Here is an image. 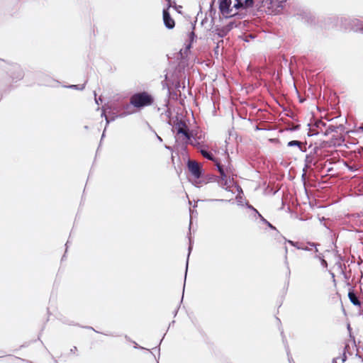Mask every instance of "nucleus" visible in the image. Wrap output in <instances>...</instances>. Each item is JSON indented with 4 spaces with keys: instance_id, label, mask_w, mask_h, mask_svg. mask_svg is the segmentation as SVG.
<instances>
[{
    "instance_id": "1",
    "label": "nucleus",
    "mask_w": 363,
    "mask_h": 363,
    "mask_svg": "<svg viewBox=\"0 0 363 363\" xmlns=\"http://www.w3.org/2000/svg\"><path fill=\"white\" fill-rule=\"evenodd\" d=\"M255 0H219V9L223 15L233 16L240 10L254 6Z\"/></svg>"
},
{
    "instance_id": "2",
    "label": "nucleus",
    "mask_w": 363,
    "mask_h": 363,
    "mask_svg": "<svg viewBox=\"0 0 363 363\" xmlns=\"http://www.w3.org/2000/svg\"><path fill=\"white\" fill-rule=\"evenodd\" d=\"M153 101V97L146 91L134 94L130 99V104L138 108L150 106Z\"/></svg>"
},
{
    "instance_id": "3",
    "label": "nucleus",
    "mask_w": 363,
    "mask_h": 363,
    "mask_svg": "<svg viewBox=\"0 0 363 363\" xmlns=\"http://www.w3.org/2000/svg\"><path fill=\"white\" fill-rule=\"evenodd\" d=\"M174 128L177 130V135L182 134L184 136L182 142L185 145H187L190 138H194L192 133H189L188 126L184 122L180 121L175 124Z\"/></svg>"
},
{
    "instance_id": "4",
    "label": "nucleus",
    "mask_w": 363,
    "mask_h": 363,
    "mask_svg": "<svg viewBox=\"0 0 363 363\" xmlns=\"http://www.w3.org/2000/svg\"><path fill=\"white\" fill-rule=\"evenodd\" d=\"M188 169L196 179H199L201 177V169L198 162L189 160L188 162Z\"/></svg>"
},
{
    "instance_id": "5",
    "label": "nucleus",
    "mask_w": 363,
    "mask_h": 363,
    "mask_svg": "<svg viewBox=\"0 0 363 363\" xmlns=\"http://www.w3.org/2000/svg\"><path fill=\"white\" fill-rule=\"evenodd\" d=\"M286 242H289L290 245H291L292 246L296 247L297 249L298 250H305V251H309L311 250V247H309L308 246H311V247H315V252H318V249L316 248V244L314 243V242H308L307 245H304L303 244H300L298 242H295L292 240H286Z\"/></svg>"
},
{
    "instance_id": "6",
    "label": "nucleus",
    "mask_w": 363,
    "mask_h": 363,
    "mask_svg": "<svg viewBox=\"0 0 363 363\" xmlns=\"http://www.w3.org/2000/svg\"><path fill=\"white\" fill-rule=\"evenodd\" d=\"M163 21L164 26L168 29H172L175 26L174 19L170 16L167 9L163 10Z\"/></svg>"
},
{
    "instance_id": "7",
    "label": "nucleus",
    "mask_w": 363,
    "mask_h": 363,
    "mask_svg": "<svg viewBox=\"0 0 363 363\" xmlns=\"http://www.w3.org/2000/svg\"><path fill=\"white\" fill-rule=\"evenodd\" d=\"M11 77L13 78V79L18 80L23 78V72L18 65H13L11 67Z\"/></svg>"
},
{
    "instance_id": "8",
    "label": "nucleus",
    "mask_w": 363,
    "mask_h": 363,
    "mask_svg": "<svg viewBox=\"0 0 363 363\" xmlns=\"http://www.w3.org/2000/svg\"><path fill=\"white\" fill-rule=\"evenodd\" d=\"M199 151L203 157L213 162H216V159L213 157V155L211 152H208L206 150L203 148H200Z\"/></svg>"
},
{
    "instance_id": "9",
    "label": "nucleus",
    "mask_w": 363,
    "mask_h": 363,
    "mask_svg": "<svg viewBox=\"0 0 363 363\" xmlns=\"http://www.w3.org/2000/svg\"><path fill=\"white\" fill-rule=\"evenodd\" d=\"M348 297L350 301L355 306H360L361 303L357 296V295L354 293V291H350L348 293Z\"/></svg>"
},
{
    "instance_id": "10",
    "label": "nucleus",
    "mask_w": 363,
    "mask_h": 363,
    "mask_svg": "<svg viewBox=\"0 0 363 363\" xmlns=\"http://www.w3.org/2000/svg\"><path fill=\"white\" fill-rule=\"evenodd\" d=\"M218 184L223 189L228 190V188L230 186L231 181L228 179H223V180H219Z\"/></svg>"
},
{
    "instance_id": "11",
    "label": "nucleus",
    "mask_w": 363,
    "mask_h": 363,
    "mask_svg": "<svg viewBox=\"0 0 363 363\" xmlns=\"http://www.w3.org/2000/svg\"><path fill=\"white\" fill-rule=\"evenodd\" d=\"M196 38V35H195V33L194 31H191L189 34V43L186 44V50H188L191 48V43H193V41L194 40V39Z\"/></svg>"
},
{
    "instance_id": "12",
    "label": "nucleus",
    "mask_w": 363,
    "mask_h": 363,
    "mask_svg": "<svg viewBox=\"0 0 363 363\" xmlns=\"http://www.w3.org/2000/svg\"><path fill=\"white\" fill-rule=\"evenodd\" d=\"M287 145L289 147L297 146V147H299L301 151H302V152H305L306 151V149L303 150V147H302V143L300 141H298V140L289 141Z\"/></svg>"
},
{
    "instance_id": "13",
    "label": "nucleus",
    "mask_w": 363,
    "mask_h": 363,
    "mask_svg": "<svg viewBox=\"0 0 363 363\" xmlns=\"http://www.w3.org/2000/svg\"><path fill=\"white\" fill-rule=\"evenodd\" d=\"M257 216L259 217L260 221L267 225L270 228L276 230V228L273 226L269 221H267L258 211H256Z\"/></svg>"
},
{
    "instance_id": "14",
    "label": "nucleus",
    "mask_w": 363,
    "mask_h": 363,
    "mask_svg": "<svg viewBox=\"0 0 363 363\" xmlns=\"http://www.w3.org/2000/svg\"><path fill=\"white\" fill-rule=\"evenodd\" d=\"M339 128L338 126H334V125H329L325 133H324V135H328L329 134H330L331 133H333V132H337V129Z\"/></svg>"
},
{
    "instance_id": "15",
    "label": "nucleus",
    "mask_w": 363,
    "mask_h": 363,
    "mask_svg": "<svg viewBox=\"0 0 363 363\" xmlns=\"http://www.w3.org/2000/svg\"><path fill=\"white\" fill-rule=\"evenodd\" d=\"M106 110H107V108L104 109V111H103V113H102V114H101V116H105V118H106V125H108V124L110 123V121H114V120H115V118L118 117V116H113L111 119H109V118H108V117L106 115V113H105V111H106Z\"/></svg>"
},
{
    "instance_id": "16",
    "label": "nucleus",
    "mask_w": 363,
    "mask_h": 363,
    "mask_svg": "<svg viewBox=\"0 0 363 363\" xmlns=\"http://www.w3.org/2000/svg\"><path fill=\"white\" fill-rule=\"evenodd\" d=\"M70 89H75L78 90H83L85 87V84H77V85H69L67 86Z\"/></svg>"
},
{
    "instance_id": "17",
    "label": "nucleus",
    "mask_w": 363,
    "mask_h": 363,
    "mask_svg": "<svg viewBox=\"0 0 363 363\" xmlns=\"http://www.w3.org/2000/svg\"><path fill=\"white\" fill-rule=\"evenodd\" d=\"M190 144L193 145L194 147H196L197 148H200V143L196 140V138H194V140H189V143L188 145Z\"/></svg>"
},
{
    "instance_id": "18",
    "label": "nucleus",
    "mask_w": 363,
    "mask_h": 363,
    "mask_svg": "<svg viewBox=\"0 0 363 363\" xmlns=\"http://www.w3.org/2000/svg\"><path fill=\"white\" fill-rule=\"evenodd\" d=\"M346 166L351 172H356L359 169V166L357 164L350 165L348 164H346Z\"/></svg>"
},
{
    "instance_id": "19",
    "label": "nucleus",
    "mask_w": 363,
    "mask_h": 363,
    "mask_svg": "<svg viewBox=\"0 0 363 363\" xmlns=\"http://www.w3.org/2000/svg\"><path fill=\"white\" fill-rule=\"evenodd\" d=\"M306 167L308 168L310 167L312 162V157L310 155H306L305 159Z\"/></svg>"
},
{
    "instance_id": "20",
    "label": "nucleus",
    "mask_w": 363,
    "mask_h": 363,
    "mask_svg": "<svg viewBox=\"0 0 363 363\" xmlns=\"http://www.w3.org/2000/svg\"><path fill=\"white\" fill-rule=\"evenodd\" d=\"M215 162L220 174H223V172H224V169H223V166L219 163V162L217 160H216V162Z\"/></svg>"
},
{
    "instance_id": "21",
    "label": "nucleus",
    "mask_w": 363,
    "mask_h": 363,
    "mask_svg": "<svg viewBox=\"0 0 363 363\" xmlns=\"http://www.w3.org/2000/svg\"><path fill=\"white\" fill-rule=\"evenodd\" d=\"M315 257V258H318L320 260L321 265L323 267H328V263H327V262L323 258L320 257L319 255H316Z\"/></svg>"
},
{
    "instance_id": "22",
    "label": "nucleus",
    "mask_w": 363,
    "mask_h": 363,
    "mask_svg": "<svg viewBox=\"0 0 363 363\" xmlns=\"http://www.w3.org/2000/svg\"><path fill=\"white\" fill-rule=\"evenodd\" d=\"M349 349H350V345L349 344H346L345 346V348H344V352H345V353H349L350 354V351H349Z\"/></svg>"
},
{
    "instance_id": "23",
    "label": "nucleus",
    "mask_w": 363,
    "mask_h": 363,
    "mask_svg": "<svg viewBox=\"0 0 363 363\" xmlns=\"http://www.w3.org/2000/svg\"><path fill=\"white\" fill-rule=\"evenodd\" d=\"M220 174V180H223V179H228L227 178V175L225 173V171L223 172V174Z\"/></svg>"
},
{
    "instance_id": "24",
    "label": "nucleus",
    "mask_w": 363,
    "mask_h": 363,
    "mask_svg": "<svg viewBox=\"0 0 363 363\" xmlns=\"http://www.w3.org/2000/svg\"><path fill=\"white\" fill-rule=\"evenodd\" d=\"M347 360V355L345 352H343L342 357V362L344 363Z\"/></svg>"
},
{
    "instance_id": "25",
    "label": "nucleus",
    "mask_w": 363,
    "mask_h": 363,
    "mask_svg": "<svg viewBox=\"0 0 363 363\" xmlns=\"http://www.w3.org/2000/svg\"><path fill=\"white\" fill-rule=\"evenodd\" d=\"M256 211H257V209H254V215L252 216V218L255 220H257L259 217L257 216V213H256Z\"/></svg>"
},
{
    "instance_id": "26",
    "label": "nucleus",
    "mask_w": 363,
    "mask_h": 363,
    "mask_svg": "<svg viewBox=\"0 0 363 363\" xmlns=\"http://www.w3.org/2000/svg\"><path fill=\"white\" fill-rule=\"evenodd\" d=\"M211 201H221V202H228V200H224V199H212L211 200ZM228 201H230V200H228Z\"/></svg>"
},
{
    "instance_id": "27",
    "label": "nucleus",
    "mask_w": 363,
    "mask_h": 363,
    "mask_svg": "<svg viewBox=\"0 0 363 363\" xmlns=\"http://www.w3.org/2000/svg\"><path fill=\"white\" fill-rule=\"evenodd\" d=\"M94 96H96V92H95V91H94ZM99 101H101V99L100 97H99V99H96V98L95 97V101H96V103L97 104H99Z\"/></svg>"
},
{
    "instance_id": "28",
    "label": "nucleus",
    "mask_w": 363,
    "mask_h": 363,
    "mask_svg": "<svg viewBox=\"0 0 363 363\" xmlns=\"http://www.w3.org/2000/svg\"><path fill=\"white\" fill-rule=\"evenodd\" d=\"M133 343L134 344V347L135 348H140V349H143V347H139L138 345L135 342V341H133Z\"/></svg>"
},
{
    "instance_id": "29",
    "label": "nucleus",
    "mask_w": 363,
    "mask_h": 363,
    "mask_svg": "<svg viewBox=\"0 0 363 363\" xmlns=\"http://www.w3.org/2000/svg\"><path fill=\"white\" fill-rule=\"evenodd\" d=\"M247 207L254 211V209H255L252 205L247 204Z\"/></svg>"
},
{
    "instance_id": "30",
    "label": "nucleus",
    "mask_w": 363,
    "mask_h": 363,
    "mask_svg": "<svg viewBox=\"0 0 363 363\" xmlns=\"http://www.w3.org/2000/svg\"><path fill=\"white\" fill-rule=\"evenodd\" d=\"M338 357H335L333 359V361H332V363H337V360Z\"/></svg>"
},
{
    "instance_id": "31",
    "label": "nucleus",
    "mask_w": 363,
    "mask_h": 363,
    "mask_svg": "<svg viewBox=\"0 0 363 363\" xmlns=\"http://www.w3.org/2000/svg\"><path fill=\"white\" fill-rule=\"evenodd\" d=\"M189 242H191V239H189ZM191 250V245H190L189 247V254L190 253ZM189 256V255H188V257Z\"/></svg>"
},
{
    "instance_id": "32",
    "label": "nucleus",
    "mask_w": 363,
    "mask_h": 363,
    "mask_svg": "<svg viewBox=\"0 0 363 363\" xmlns=\"http://www.w3.org/2000/svg\"><path fill=\"white\" fill-rule=\"evenodd\" d=\"M359 315L363 318V311L359 313Z\"/></svg>"
},
{
    "instance_id": "33",
    "label": "nucleus",
    "mask_w": 363,
    "mask_h": 363,
    "mask_svg": "<svg viewBox=\"0 0 363 363\" xmlns=\"http://www.w3.org/2000/svg\"><path fill=\"white\" fill-rule=\"evenodd\" d=\"M77 350V347H74V349H72V350H71V352H74V350Z\"/></svg>"
},
{
    "instance_id": "34",
    "label": "nucleus",
    "mask_w": 363,
    "mask_h": 363,
    "mask_svg": "<svg viewBox=\"0 0 363 363\" xmlns=\"http://www.w3.org/2000/svg\"><path fill=\"white\" fill-rule=\"evenodd\" d=\"M157 139H158L160 141H162V138H161L160 136H158V135H157Z\"/></svg>"
},
{
    "instance_id": "35",
    "label": "nucleus",
    "mask_w": 363,
    "mask_h": 363,
    "mask_svg": "<svg viewBox=\"0 0 363 363\" xmlns=\"http://www.w3.org/2000/svg\"><path fill=\"white\" fill-rule=\"evenodd\" d=\"M287 252H288V249H287V247H285V253H286V254H287Z\"/></svg>"
},
{
    "instance_id": "36",
    "label": "nucleus",
    "mask_w": 363,
    "mask_h": 363,
    "mask_svg": "<svg viewBox=\"0 0 363 363\" xmlns=\"http://www.w3.org/2000/svg\"><path fill=\"white\" fill-rule=\"evenodd\" d=\"M125 116V113H122V114H121L119 116H120V117H123V116Z\"/></svg>"
},
{
    "instance_id": "37",
    "label": "nucleus",
    "mask_w": 363,
    "mask_h": 363,
    "mask_svg": "<svg viewBox=\"0 0 363 363\" xmlns=\"http://www.w3.org/2000/svg\"><path fill=\"white\" fill-rule=\"evenodd\" d=\"M103 137H105L104 132V133H103V134H102V138H103Z\"/></svg>"
},
{
    "instance_id": "38",
    "label": "nucleus",
    "mask_w": 363,
    "mask_h": 363,
    "mask_svg": "<svg viewBox=\"0 0 363 363\" xmlns=\"http://www.w3.org/2000/svg\"><path fill=\"white\" fill-rule=\"evenodd\" d=\"M165 147H166L167 149H169V147H168V146H167V145L165 146Z\"/></svg>"
},
{
    "instance_id": "39",
    "label": "nucleus",
    "mask_w": 363,
    "mask_h": 363,
    "mask_svg": "<svg viewBox=\"0 0 363 363\" xmlns=\"http://www.w3.org/2000/svg\"><path fill=\"white\" fill-rule=\"evenodd\" d=\"M186 269L188 268V263L186 264Z\"/></svg>"
}]
</instances>
